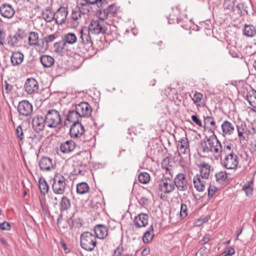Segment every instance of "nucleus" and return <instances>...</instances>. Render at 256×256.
<instances>
[{"mask_svg":"<svg viewBox=\"0 0 256 256\" xmlns=\"http://www.w3.org/2000/svg\"><path fill=\"white\" fill-rule=\"evenodd\" d=\"M0 12L4 18H10L14 16L15 10L11 5L4 4L0 6Z\"/></svg>","mask_w":256,"mask_h":256,"instance_id":"20","label":"nucleus"},{"mask_svg":"<svg viewBox=\"0 0 256 256\" xmlns=\"http://www.w3.org/2000/svg\"><path fill=\"white\" fill-rule=\"evenodd\" d=\"M192 120L198 126H202V124L201 120L197 117L196 116L192 115Z\"/></svg>","mask_w":256,"mask_h":256,"instance_id":"56","label":"nucleus"},{"mask_svg":"<svg viewBox=\"0 0 256 256\" xmlns=\"http://www.w3.org/2000/svg\"><path fill=\"white\" fill-rule=\"evenodd\" d=\"M222 135L224 136H230L234 132V126L228 120H224L221 126Z\"/></svg>","mask_w":256,"mask_h":256,"instance_id":"21","label":"nucleus"},{"mask_svg":"<svg viewBox=\"0 0 256 256\" xmlns=\"http://www.w3.org/2000/svg\"><path fill=\"white\" fill-rule=\"evenodd\" d=\"M244 191L247 196H251L252 194L253 188L252 187L250 188L244 190Z\"/></svg>","mask_w":256,"mask_h":256,"instance_id":"61","label":"nucleus"},{"mask_svg":"<svg viewBox=\"0 0 256 256\" xmlns=\"http://www.w3.org/2000/svg\"><path fill=\"white\" fill-rule=\"evenodd\" d=\"M150 249L149 248H144L142 252V256H146L150 254Z\"/></svg>","mask_w":256,"mask_h":256,"instance_id":"62","label":"nucleus"},{"mask_svg":"<svg viewBox=\"0 0 256 256\" xmlns=\"http://www.w3.org/2000/svg\"><path fill=\"white\" fill-rule=\"evenodd\" d=\"M178 142L177 148L180 152L184 154H187L189 152V144L186 135L178 140Z\"/></svg>","mask_w":256,"mask_h":256,"instance_id":"22","label":"nucleus"},{"mask_svg":"<svg viewBox=\"0 0 256 256\" xmlns=\"http://www.w3.org/2000/svg\"><path fill=\"white\" fill-rule=\"evenodd\" d=\"M236 8L238 10V13L240 14L241 16L247 15L248 14V10H246V7H244V5L242 4H238L236 6Z\"/></svg>","mask_w":256,"mask_h":256,"instance_id":"49","label":"nucleus"},{"mask_svg":"<svg viewBox=\"0 0 256 256\" xmlns=\"http://www.w3.org/2000/svg\"><path fill=\"white\" fill-rule=\"evenodd\" d=\"M26 36L24 30L18 28L14 34H11L8 38V43L10 46H18L22 44Z\"/></svg>","mask_w":256,"mask_h":256,"instance_id":"7","label":"nucleus"},{"mask_svg":"<svg viewBox=\"0 0 256 256\" xmlns=\"http://www.w3.org/2000/svg\"><path fill=\"white\" fill-rule=\"evenodd\" d=\"M82 118L78 114V113L76 110H70L66 116V120L75 124L76 122H80V119Z\"/></svg>","mask_w":256,"mask_h":256,"instance_id":"33","label":"nucleus"},{"mask_svg":"<svg viewBox=\"0 0 256 256\" xmlns=\"http://www.w3.org/2000/svg\"><path fill=\"white\" fill-rule=\"evenodd\" d=\"M218 190V188L214 186L210 185L208 188V197L212 198Z\"/></svg>","mask_w":256,"mask_h":256,"instance_id":"52","label":"nucleus"},{"mask_svg":"<svg viewBox=\"0 0 256 256\" xmlns=\"http://www.w3.org/2000/svg\"><path fill=\"white\" fill-rule=\"evenodd\" d=\"M230 143L228 142H223L222 144L216 136L214 135L208 138L202 145V150L204 153H212L216 157H222L224 146L229 145Z\"/></svg>","mask_w":256,"mask_h":256,"instance_id":"1","label":"nucleus"},{"mask_svg":"<svg viewBox=\"0 0 256 256\" xmlns=\"http://www.w3.org/2000/svg\"><path fill=\"white\" fill-rule=\"evenodd\" d=\"M180 217L184 219L188 216V206L186 204H182L180 206Z\"/></svg>","mask_w":256,"mask_h":256,"instance_id":"48","label":"nucleus"},{"mask_svg":"<svg viewBox=\"0 0 256 256\" xmlns=\"http://www.w3.org/2000/svg\"><path fill=\"white\" fill-rule=\"evenodd\" d=\"M40 61L44 68H50L54 62V58L48 55H42L40 57Z\"/></svg>","mask_w":256,"mask_h":256,"instance_id":"30","label":"nucleus"},{"mask_svg":"<svg viewBox=\"0 0 256 256\" xmlns=\"http://www.w3.org/2000/svg\"><path fill=\"white\" fill-rule=\"evenodd\" d=\"M19 114L24 116H28L33 110V106L31 103L27 100H23L19 102L18 106Z\"/></svg>","mask_w":256,"mask_h":256,"instance_id":"9","label":"nucleus"},{"mask_svg":"<svg viewBox=\"0 0 256 256\" xmlns=\"http://www.w3.org/2000/svg\"><path fill=\"white\" fill-rule=\"evenodd\" d=\"M158 188L160 190L164 193H170L175 188L174 181L170 178L162 180L160 182Z\"/></svg>","mask_w":256,"mask_h":256,"instance_id":"14","label":"nucleus"},{"mask_svg":"<svg viewBox=\"0 0 256 256\" xmlns=\"http://www.w3.org/2000/svg\"><path fill=\"white\" fill-rule=\"evenodd\" d=\"M199 168L200 170L199 176L208 180L210 172V165L207 162H202L200 164Z\"/></svg>","mask_w":256,"mask_h":256,"instance_id":"26","label":"nucleus"},{"mask_svg":"<svg viewBox=\"0 0 256 256\" xmlns=\"http://www.w3.org/2000/svg\"><path fill=\"white\" fill-rule=\"evenodd\" d=\"M40 169L43 171H50L54 169V164L51 158L44 156L39 162Z\"/></svg>","mask_w":256,"mask_h":256,"instance_id":"17","label":"nucleus"},{"mask_svg":"<svg viewBox=\"0 0 256 256\" xmlns=\"http://www.w3.org/2000/svg\"><path fill=\"white\" fill-rule=\"evenodd\" d=\"M238 136L240 138L245 139L244 134H248L249 130L245 123L242 122L236 126Z\"/></svg>","mask_w":256,"mask_h":256,"instance_id":"32","label":"nucleus"},{"mask_svg":"<svg viewBox=\"0 0 256 256\" xmlns=\"http://www.w3.org/2000/svg\"><path fill=\"white\" fill-rule=\"evenodd\" d=\"M66 188V178L61 174H56L54 178L52 188L54 192L58 194H62Z\"/></svg>","mask_w":256,"mask_h":256,"instance_id":"5","label":"nucleus"},{"mask_svg":"<svg viewBox=\"0 0 256 256\" xmlns=\"http://www.w3.org/2000/svg\"><path fill=\"white\" fill-rule=\"evenodd\" d=\"M56 38L55 34H50L44 38L42 44H44L46 43V46H48L50 43L54 42Z\"/></svg>","mask_w":256,"mask_h":256,"instance_id":"50","label":"nucleus"},{"mask_svg":"<svg viewBox=\"0 0 256 256\" xmlns=\"http://www.w3.org/2000/svg\"><path fill=\"white\" fill-rule=\"evenodd\" d=\"M106 10H108L109 14H114L116 12V8L114 4H110L108 6Z\"/></svg>","mask_w":256,"mask_h":256,"instance_id":"57","label":"nucleus"},{"mask_svg":"<svg viewBox=\"0 0 256 256\" xmlns=\"http://www.w3.org/2000/svg\"><path fill=\"white\" fill-rule=\"evenodd\" d=\"M84 16L78 10H74L70 16L72 26L73 28L77 27L81 22Z\"/></svg>","mask_w":256,"mask_h":256,"instance_id":"23","label":"nucleus"},{"mask_svg":"<svg viewBox=\"0 0 256 256\" xmlns=\"http://www.w3.org/2000/svg\"><path fill=\"white\" fill-rule=\"evenodd\" d=\"M210 237L206 235L203 239L201 240V242L202 244H206L210 241Z\"/></svg>","mask_w":256,"mask_h":256,"instance_id":"63","label":"nucleus"},{"mask_svg":"<svg viewBox=\"0 0 256 256\" xmlns=\"http://www.w3.org/2000/svg\"><path fill=\"white\" fill-rule=\"evenodd\" d=\"M42 17L47 22H50L54 19V12L50 6H47L42 12Z\"/></svg>","mask_w":256,"mask_h":256,"instance_id":"29","label":"nucleus"},{"mask_svg":"<svg viewBox=\"0 0 256 256\" xmlns=\"http://www.w3.org/2000/svg\"><path fill=\"white\" fill-rule=\"evenodd\" d=\"M138 178L140 183L146 184L150 182V176L146 172H142L139 174Z\"/></svg>","mask_w":256,"mask_h":256,"instance_id":"45","label":"nucleus"},{"mask_svg":"<svg viewBox=\"0 0 256 256\" xmlns=\"http://www.w3.org/2000/svg\"><path fill=\"white\" fill-rule=\"evenodd\" d=\"M75 148V142L72 140H68L60 144V150L64 154H68L72 152Z\"/></svg>","mask_w":256,"mask_h":256,"instance_id":"25","label":"nucleus"},{"mask_svg":"<svg viewBox=\"0 0 256 256\" xmlns=\"http://www.w3.org/2000/svg\"><path fill=\"white\" fill-rule=\"evenodd\" d=\"M75 109L81 118L90 116L92 111L91 106L86 102H82L76 104Z\"/></svg>","mask_w":256,"mask_h":256,"instance_id":"10","label":"nucleus"},{"mask_svg":"<svg viewBox=\"0 0 256 256\" xmlns=\"http://www.w3.org/2000/svg\"><path fill=\"white\" fill-rule=\"evenodd\" d=\"M60 205L62 210H67L71 206L70 201L68 198L64 196L62 198Z\"/></svg>","mask_w":256,"mask_h":256,"instance_id":"44","label":"nucleus"},{"mask_svg":"<svg viewBox=\"0 0 256 256\" xmlns=\"http://www.w3.org/2000/svg\"><path fill=\"white\" fill-rule=\"evenodd\" d=\"M243 32L248 37H252L256 34V30L252 25L246 26Z\"/></svg>","mask_w":256,"mask_h":256,"instance_id":"42","label":"nucleus"},{"mask_svg":"<svg viewBox=\"0 0 256 256\" xmlns=\"http://www.w3.org/2000/svg\"><path fill=\"white\" fill-rule=\"evenodd\" d=\"M39 188L42 194H46L48 190V186L44 178H40L38 180Z\"/></svg>","mask_w":256,"mask_h":256,"instance_id":"41","label":"nucleus"},{"mask_svg":"<svg viewBox=\"0 0 256 256\" xmlns=\"http://www.w3.org/2000/svg\"><path fill=\"white\" fill-rule=\"evenodd\" d=\"M96 244V235L90 232H84L80 236V245L87 251H92Z\"/></svg>","mask_w":256,"mask_h":256,"instance_id":"3","label":"nucleus"},{"mask_svg":"<svg viewBox=\"0 0 256 256\" xmlns=\"http://www.w3.org/2000/svg\"><path fill=\"white\" fill-rule=\"evenodd\" d=\"M94 232L96 238L100 239H104L108 235V228L104 225L98 224L94 227Z\"/></svg>","mask_w":256,"mask_h":256,"instance_id":"24","label":"nucleus"},{"mask_svg":"<svg viewBox=\"0 0 256 256\" xmlns=\"http://www.w3.org/2000/svg\"><path fill=\"white\" fill-rule=\"evenodd\" d=\"M66 46V44L63 41H60L56 42L54 44V48H55L56 52H62V50Z\"/></svg>","mask_w":256,"mask_h":256,"instance_id":"51","label":"nucleus"},{"mask_svg":"<svg viewBox=\"0 0 256 256\" xmlns=\"http://www.w3.org/2000/svg\"><path fill=\"white\" fill-rule=\"evenodd\" d=\"M32 128L37 132L42 130L46 125L45 118L42 116H35L32 121Z\"/></svg>","mask_w":256,"mask_h":256,"instance_id":"19","label":"nucleus"},{"mask_svg":"<svg viewBox=\"0 0 256 256\" xmlns=\"http://www.w3.org/2000/svg\"><path fill=\"white\" fill-rule=\"evenodd\" d=\"M246 98L250 104L256 108V91L252 90L248 92Z\"/></svg>","mask_w":256,"mask_h":256,"instance_id":"35","label":"nucleus"},{"mask_svg":"<svg viewBox=\"0 0 256 256\" xmlns=\"http://www.w3.org/2000/svg\"><path fill=\"white\" fill-rule=\"evenodd\" d=\"M39 35L37 32H32L28 38V44L30 46H38Z\"/></svg>","mask_w":256,"mask_h":256,"instance_id":"31","label":"nucleus"},{"mask_svg":"<svg viewBox=\"0 0 256 256\" xmlns=\"http://www.w3.org/2000/svg\"><path fill=\"white\" fill-rule=\"evenodd\" d=\"M252 182H248L246 184H245L243 186L242 189L244 190L252 187Z\"/></svg>","mask_w":256,"mask_h":256,"instance_id":"60","label":"nucleus"},{"mask_svg":"<svg viewBox=\"0 0 256 256\" xmlns=\"http://www.w3.org/2000/svg\"><path fill=\"white\" fill-rule=\"evenodd\" d=\"M162 166L163 170H164L166 174H170L172 176L173 174L172 172V166L169 164V160L165 158L162 162Z\"/></svg>","mask_w":256,"mask_h":256,"instance_id":"39","label":"nucleus"},{"mask_svg":"<svg viewBox=\"0 0 256 256\" xmlns=\"http://www.w3.org/2000/svg\"><path fill=\"white\" fill-rule=\"evenodd\" d=\"M252 128L254 130V132H256V120H254L252 123Z\"/></svg>","mask_w":256,"mask_h":256,"instance_id":"64","label":"nucleus"},{"mask_svg":"<svg viewBox=\"0 0 256 256\" xmlns=\"http://www.w3.org/2000/svg\"><path fill=\"white\" fill-rule=\"evenodd\" d=\"M68 14V9L64 6H61L54 12L55 22L58 24H62L66 22Z\"/></svg>","mask_w":256,"mask_h":256,"instance_id":"12","label":"nucleus"},{"mask_svg":"<svg viewBox=\"0 0 256 256\" xmlns=\"http://www.w3.org/2000/svg\"><path fill=\"white\" fill-rule=\"evenodd\" d=\"M192 98L194 104L198 107L202 108L204 107L206 104V101L204 96L200 92H196L194 96H192Z\"/></svg>","mask_w":256,"mask_h":256,"instance_id":"28","label":"nucleus"},{"mask_svg":"<svg viewBox=\"0 0 256 256\" xmlns=\"http://www.w3.org/2000/svg\"><path fill=\"white\" fill-rule=\"evenodd\" d=\"M153 230V226L151 225L148 230L145 232L143 236L142 240L144 243L149 242L152 240L154 237Z\"/></svg>","mask_w":256,"mask_h":256,"instance_id":"38","label":"nucleus"},{"mask_svg":"<svg viewBox=\"0 0 256 256\" xmlns=\"http://www.w3.org/2000/svg\"><path fill=\"white\" fill-rule=\"evenodd\" d=\"M204 126L210 125L212 128H216V122L214 120V118L211 116H206L204 118Z\"/></svg>","mask_w":256,"mask_h":256,"instance_id":"47","label":"nucleus"},{"mask_svg":"<svg viewBox=\"0 0 256 256\" xmlns=\"http://www.w3.org/2000/svg\"><path fill=\"white\" fill-rule=\"evenodd\" d=\"M90 32L89 31H84L83 30H82L80 32V41L78 46L80 48L83 49L82 52L84 53L92 48V42L90 36Z\"/></svg>","mask_w":256,"mask_h":256,"instance_id":"6","label":"nucleus"},{"mask_svg":"<svg viewBox=\"0 0 256 256\" xmlns=\"http://www.w3.org/2000/svg\"><path fill=\"white\" fill-rule=\"evenodd\" d=\"M236 0H224L223 7L227 12H232L236 4Z\"/></svg>","mask_w":256,"mask_h":256,"instance_id":"36","label":"nucleus"},{"mask_svg":"<svg viewBox=\"0 0 256 256\" xmlns=\"http://www.w3.org/2000/svg\"><path fill=\"white\" fill-rule=\"evenodd\" d=\"M78 10L84 16V18H86V16H88L92 12V8L90 4H88L83 6L78 7Z\"/></svg>","mask_w":256,"mask_h":256,"instance_id":"40","label":"nucleus"},{"mask_svg":"<svg viewBox=\"0 0 256 256\" xmlns=\"http://www.w3.org/2000/svg\"><path fill=\"white\" fill-rule=\"evenodd\" d=\"M123 251V248L122 246H118L114 251V254L116 256H120Z\"/></svg>","mask_w":256,"mask_h":256,"instance_id":"59","label":"nucleus"},{"mask_svg":"<svg viewBox=\"0 0 256 256\" xmlns=\"http://www.w3.org/2000/svg\"><path fill=\"white\" fill-rule=\"evenodd\" d=\"M17 136L20 141L24 138V132L20 126H18L16 129Z\"/></svg>","mask_w":256,"mask_h":256,"instance_id":"53","label":"nucleus"},{"mask_svg":"<svg viewBox=\"0 0 256 256\" xmlns=\"http://www.w3.org/2000/svg\"><path fill=\"white\" fill-rule=\"evenodd\" d=\"M149 216L144 213H140L136 216L134 220V224L136 227H145L148 224Z\"/></svg>","mask_w":256,"mask_h":256,"instance_id":"18","label":"nucleus"},{"mask_svg":"<svg viewBox=\"0 0 256 256\" xmlns=\"http://www.w3.org/2000/svg\"><path fill=\"white\" fill-rule=\"evenodd\" d=\"M24 56L19 51L12 52L10 57L11 62L14 66L20 65L24 60Z\"/></svg>","mask_w":256,"mask_h":256,"instance_id":"27","label":"nucleus"},{"mask_svg":"<svg viewBox=\"0 0 256 256\" xmlns=\"http://www.w3.org/2000/svg\"><path fill=\"white\" fill-rule=\"evenodd\" d=\"M77 40V38L74 33L68 32L65 34L62 37V41L64 43L72 44Z\"/></svg>","mask_w":256,"mask_h":256,"instance_id":"34","label":"nucleus"},{"mask_svg":"<svg viewBox=\"0 0 256 256\" xmlns=\"http://www.w3.org/2000/svg\"><path fill=\"white\" fill-rule=\"evenodd\" d=\"M89 188V186L87 183L82 182L77 184L76 192L80 194H83L87 193L88 192Z\"/></svg>","mask_w":256,"mask_h":256,"instance_id":"37","label":"nucleus"},{"mask_svg":"<svg viewBox=\"0 0 256 256\" xmlns=\"http://www.w3.org/2000/svg\"><path fill=\"white\" fill-rule=\"evenodd\" d=\"M4 90L6 91V92L7 94H8L10 92L13 86L12 84L8 83L7 81L4 82Z\"/></svg>","mask_w":256,"mask_h":256,"instance_id":"55","label":"nucleus"},{"mask_svg":"<svg viewBox=\"0 0 256 256\" xmlns=\"http://www.w3.org/2000/svg\"><path fill=\"white\" fill-rule=\"evenodd\" d=\"M215 176L216 181L220 183L224 182L227 179V174L226 172H220L216 173Z\"/></svg>","mask_w":256,"mask_h":256,"instance_id":"46","label":"nucleus"},{"mask_svg":"<svg viewBox=\"0 0 256 256\" xmlns=\"http://www.w3.org/2000/svg\"><path fill=\"white\" fill-rule=\"evenodd\" d=\"M174 186H176L180 191H186L188 189V183L184 174H178L174 182Z\"/></svg>","mask_w":256,"mask_h":256,"instance_id":"11","label":"nucleus"},{"mask_svg":"<svg viewBox=\"0 0 256 256\" xmlns=\"http://www.w3.org/2000/svg\"><path fill=\"white\" fill-rule=\"evenodd\" d=\"M107 30L106 27L104 25V22L98 20H92L89 26V32L95 34H104Z\"/></svg>","mask_w":256,"mask_h":256,"instance_id":"8","label":"nucleus"},{"mask_svg":"<svg viewBox=\"0 0 256 256\" xmlns=\"http://www.w3.org/2000/svg\"><path fill=\"white\" fill-rule=\"evenodd\" d=\"M26 92L28 94L38 93L39 90L38 82L33 78H28L24 84Z\"/></svg>","mask_w":256,"mask_h":256,"instance_id":"13","label":"nucleus"},{"mask_svg":"<svg viewBox=\"0 0 256 256\" xmlns=\"http://www.w3.org/2000/svg\"><path fill=\"white\" fill-rule=\"evenodd\" d=\"M108 10H106V9L99 10L97 11L96 14L99 18L98 20L102 22L108 18Z\"/></svg>","mask_w":256,"mask_h":256,"instance_id":"43","label":"nucleus"},{"mask_svg":"<svg viewBox=\"0 0 256 256\" xmlns=\"http://www.w3.org/2000/svg\"><path fill=\"white\" fill-rule=\"evenodd\" d=\"M208 180L199 176V174L196 175L193 179L194 188L199 192H204Z\"/></svg>","mask_w":256,"mask_h":256,"instance_id":"16","label":"nucleus"},{"mask_svg":"<svg viewBox=\"0 0 256 256\" xmlns=\"http://www.w3.org/2000/svg\"><path fill=\"white\" fill-rule=\"evenodd\" d=\"M224 253L227 254L228 256H232L235 253V250L232 248H230L228 250H225Z\"/></svg>","mask_w":256,"mask_h":256,"instance_id":"58","label":"nucleus"},{"mask_svg":"<svg viewBox=\"0 0 256 256\" xmlns=\"http://www.w3.org/2000/svg\"><path fill=\"white\" fill-rule=\"evenodd\" d=\"M11 226L10 223L4 222L0 224V229L2 230H10Z\"/></svg>","mask_w":256,"mask_h":256,"instance_id":"54","label":"nucleus"},{"mask_svg":"<svg viewBox=\"0 0 256 256\" xmlns=\"http://www.w3.org/2000/svg\"><path fill=\"white\" fill-rule=\"evenodd\" d=\"M84 132V126L80 122L73 124L70 130V134L72 138H79Z\"/></svg>","mask_w":256,"mask_h":256,"instance_id":"15","label":"nucleus"},{"mask_svg":"<svg viewBox=\"0 0 256 256\" xmlns=\"http://www.w3.org/2000/svg\"><path fill=\"white\" fill-rule=\"evenodd\" d=\"M46 125L48 128H56L62 123V118L59 112L52 109L48 110L45 114Z\"/></svg>","mask_w":256,"mask_h":256,"instance_id":"4","label":"nucleus"},{"mask_svg":"<svg viewBox=\"0 0 256 256\" xmlns=\"http://www.w3.org/2000/svg\"><path fill=\"white\" fill-rule=\"evenodd\" d=\"M222 164L226 169L234 170L237 168L238 164V158L234 152L233 144H230L224 146L223 153L222 154Z\"/></svg>","mask_w":256,"mask_h":256,"instance_id":"2","label":"nucleus"}]
</instances>
